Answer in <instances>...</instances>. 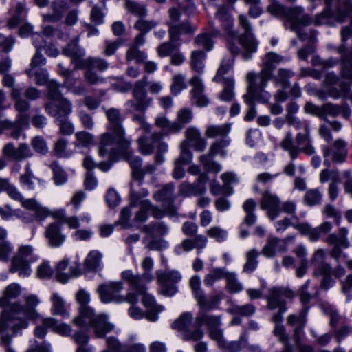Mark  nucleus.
I'll use <instances>...</instances> for the list:
<instances>
[{
	"mask_svg": "<svg viewBox=\"0 0 352 352\" xmlns=\"http://www.w3.org/2000/svg\"><path fill=\"white\" fill-rule=\"evenodd\" d=\"M216 17L221 21L222 25L226 32L228 48L233 55H237L240 49L237 45L239 42L244 52L242 53L243 58L245 60L252 58V54L256 52L257 50L258 42L252 32L250 23L245 15L241 14L239 16V23L243 30L241 36L238 35L236 31L232 30L234 20L228 13L226 6H219L216 12Z\"/></svg>",
	"mask_w": 352,
	"mask_h": 352,
	"instance_id": "f257e3e1",
	"label": "nucleus"
},
{
	"mask_svg": "<svg viewBox=\"0 0 352 352\" xmlns=\"http://www.w3.org/2000/svg\"><path fill=\"white\" fill-rule=\"evenodd\" d=\"M267 11L273 15H283L285 17V28L294 32L300 41L307 38L304 28L313 23V19L307 14H303L304 9L297 6L287 8L274 2L267 8Z\"/></svg>",
	"mask_w": 352,
	"mask_h": 352,
	"instance_id": "f03ea898",
	"label": "nucleus"
},
{
	"mask_svg": "<svg viewBox=\"0 0 352 352\" xmlns=\"http://www.w3.org/2000/svg\"><path fill=\"white\" fill-rule=\"evenodd\" d=\"M21 292V286L15 283L10 284L4 289L3 296L0 298V306L5 307L0 318V333L5 329L11 328L14 336L20 329H25L28 327V322L26 320L13 316V311L9 310L10 306L13 304L10 303V301L16 298Z\"/></svg>",
	"mask_w": 352,
	"mask_h": 352,
	"instance_id": "7ed1b4c3",
	"label": "nucleus"
},
{
	"mask_svg": "<svg viewBox=\"0 0 352 352\" xmlns=\"http://www.w3.org/2000/svg\"><path fill=\"white\" fill-rule=\"evenodd\" d=\"M129 156L126 157L119 147L116 140V135L108 131L102 133L100 138V143L98 146V153L100 156L104 157L109 155L111 158L119 155L124 160L128 162L131 169H133V177L138 179H142L143 174L139 168L140 166L141 158L134 155L133 151L131 148V146L128 149Z\"/></svg>",
	"mask_w": 352,
	"mask_h": 352,
	"instance_id": "20e7f679",
	"label": "nucleus"
},
{
	"mask_svg": "<svg viewBox=\"0 0 352 352\" xmlns=\"http://www.w3.org/2000/svg\"><path fill=\"white\" fill-rule=\"evenodd\" d=\"M294 144L291 132H287L280 143L281 148L287 151L292 160L296 159L302 152L307 155H312L315 149L312 145V140L310 136V128L309 124H305L304 133H298L295 138Z\"/></svg>",
	"mask_w": 352,
	"mask_h": 352,
	"instance_id": "39448f33",
	"label": "nucleus"
},
{
	"mask_svg": "<svg viewBox=\"0 0 352 352\" xmlns=\"http://www.w3.org/2000/svg\"><path fill=\"white\" fill-rule=\"evenodd\" d=\"M148 194V191L145 189L138 191L135 188L134 184L132 183L131 184V206L139 207V210L136 212L134 218V221L136 223H143L146 221L150 214L156 219H161L164 214L162 210L154 206L149 200L143 199L146 197Z\"/></svg>",
	"mask_w": 352,
	"mask_h": 352,
	"instance_id": "423d86ee",
	"label": "nucleus"
},
{
	"mask_svg": "<svg viewBox=\"0 0 352 352\" xmlns=\"http://www.w3.org/2000/svg\"><path fill=\"white\" fill-rule=\"evenodd\" d=\"M271 78L272 76H270L269 78H264L262 76V70L258 75L254 72H250L246 76L248 87L247 93L243 96L245 102L251 104L252 98H256L260 102H267L271 94L265 88Z\"/></svg>",
	"mask_w": 352,
	"mask_h": 352,
	"instance_id": "0eeeda50",
	"label": "nucleus"
},
{
	"mask_svg": "<svg viewBox=\"0 0 352 352\" xmlns=\"http://www.w3.org/2000/svg\"><path fill=\"white\" fill-rule=\"evenodd\" d=\"M108 120L107 130L116 135V140L120 148L126 157L129 156L128 149L131 141L126 137L125 131L122 124L123 118L120 111L116 108H110L105 111Z\"/></svg>",
	"mask_w": 352,
	"mask_h": 352,
	"instance_id": "6e6552de",
	"label": "nucleus"
},
{
	"mask_svg": "<svg viewBox=\"0 0 352 352\" xmlns=\"http://www.w3.org/2000/svg\"><path fill=\"white\" fill-rule=\"evenodd\" d=\"M351 12H352L351 0H343L336 11H333L330 6L325 8L321 13L315 16L313 23L315 25L333 26L337 23H343L346 15Z\"/></svg>",
	"mask_w": 352,
	"mask_h": 352,
	"instance_id": "1a4fd4ad",
	"label": "nucleus"
},
{
	"mask_svg": "<svg viewBox=\"0 0 352 352\" xmlns=\"http://www.w3.org/2000/svg\"><path fill=\"white\" fill-rule=\"evenodd\" d=\"M342 44L338 47L340 54L341 76L352 85V49H348L346 41L352 36V16L349 25L344 26L340 32Z\"/></svg>",
	"mask_w": 352,
	"mask_h": 352,
	"instance_id": "9d476101",
	"label": "nucleus"
},
{
	"mask_svg": "<svg viewBox=\"0 0 352 352\" xmlns=\"http://www.w3.org/2000/svg\"><path fill=\"white\" fill-rule=\"evenodd\" d=\"M85 315L79 324V327H91L98 338H104V336L113 330L114 326L108 320V316L104 314L95 315L93 309L87 308L82 311Z\"/></svg>",
	"mask_w": 352,
	"mask_h": 352,
	"instance_id": "9b49d317",
	"label": "nucleus"
},
{
	"mask_svg": "<svg viewBox=\"0 0 352 352\" xmlns=\"http://www.w3.org/2000/svg\"><path fill=\"white\" fill-rule=\"evenodd\" d=\"M294 296V292L287 288L276 287L270 289V294L267 298V308L272 310L278 309L272 318L275 324H281L283 321L282 314L286 311L285 300L292 299Z\"/></svg>",
	"mask_w": 352,
	"mask_h": 352,
	"instance_id": "f8f14e48",
	"label": "nucleus"
},
{
	"mask_svg": "<svg viewBox=\"0 0 352 352\" xmlns=\"http://www.w3.org/2000/svg\"><path fill=\"white\" fill-rule=\"evenodd\" d=\"M141 231L147 235L144 238L146 240L148 237L151 238L146 245L149 250H160L167 247V242L158 237L166 235L169 231L168 227L162 221H155L144 226Z\"/></svg>",
	"mask_w": 352,
	"mask_h": 352,
	"instance_id": "ddd939ff",
	"label": "nucleus"
},
{
	"mask_svg": "<svg viewBox=\"0 0 352 352\" xmlns=\"http://www.w3.org/2000/svg\"><path fill=\"white\" fill-rule=\"evenodd\" d=\"M34 248L30 245H21L17 249L16 254L11 260L10 272H18L22 277L28 276L31 274L30 262Z\"/></svg>",
	"mask_w": 352,
	"mask_h": 352,
	"instance_id": "4468645a",
	"label": "nucleus"
},
{
	"mask_svg": "<svg viewBox=\"0 0 352 352\" xmlns=\"http://www.w3.org/2000/svg\"><path fill=\"white\" fill-rule=\"evenodd\" d=\"M147 76H144L140 80H137L133 85V100H129L126 105L131 111L144 112L152 104L153 99L148 96L145 90Z\"/></svg>",
	"mask_w": 352,
	"mask_h": 352,
	"instance_id": "2eb2a0df",
	"label": "nucleus"
},
{
	"mask_svg": "<svg viewBox=\"0 0 352 352\" xmlns=\"http://www.w3.org/2000/svg\"><path fill=\"white\" fill-rule=\"evenodd\" d=\"M347 234L348 230L346 228H340L338 234H330L324 240L327 244L333 245L330 251V255L337 262L343 254L342 249L348 248L350 245Z\"/></svg>",
	"mask_w": 352,
	"mask_h": 352,
	"instance_id": "dca6fc26",
	"label": "nucleus"
},
{
	"mask_svg": "<svg viewBox=\"0 0 352 352\" xmlns=\"http://www.w3.org/2000/svg\"><path fill=\"white\" fill-rule=\"evenodd\" d=\"M122 289L123 283L121 281H116L100 285L98 287L97 292L102 302H115L120 303L123 302V299L118 293Z\"/></svg>",
	"mask_w": 352,
	"mask_h": 352,
	"instance_id": "f3484780",
	"label": "nucleus"
},
{
	"mask_svg": "<svg viewBox=\"0 0 352 352\" xmlns=\"http://www.w3.org/2000/svg\"><path fill=\"white\" fill-rule=\"evenodd\" d=\"M157 280L161 287V294L171 296L177 292L175 285L181 280V275L177 271L157 273Z\"/></svg>",
	"mask_w": 352,
	"mask_h": 352,
	"instance_id": "a211bd4d",
	"label": "nucleus"
},
{
	"mask_svg": "<svg viewBox=\"0 0 352 352\" xmlns=\"http://www.w3.org/2000/svg\"><path fill=\"white\" fill-rule=\"evenodd\" d=\"M280 206V199L276 194H273L270 190H264L261 192V208L267 211V216L271 220H274L279 216Z\"/></svg>",
	"mask_w": 352,
	"mask_h": 352,
	"instance_id": "6ab92c4d",
	"label": "nucleus"
},
{
	"mask_svg": "<svg viewBox=\"0 0 352 352\" xmlns=\"http://www.w3.org/2000/svg\"><path fill=\"white\" fill-rule=\"evenodd\" d=\"M45 109L46 112L56 120L65 118L72 111V104L69 100L63 97L57 100L46 103Z\"/></svg>",
	"mask_w": 352,
	"mask_h": 352,
	"instance_id": "aec40b11",
	"label": "nucleus"
},
{
	"mask_svg": "<svg viewBox=\"0 0 352 352\" xmlns=\"http://www.w3.org/2000/svg\"><path fill=\"white\" fill-rule=\"evenodd\" d=\"M79 37L76 36L71 40L65 47L63 48L62 53L71 58L72 63L74 65V69H82L85 59V50L78 45Z\"/></svg>",
	"mask_w": 352,
	"mask_h": 352,
	"instance_id": "412c9836",
	"label": "nucleus"
},
{
	"mask_svg": "<svg viewBox=\"0 0 352 352\" xmlns=\"http://www.w3.org/2000/svg\"><path fill=\"white\" fill-rule=\"evenodd\" d=\"M25 304L23 307L16 302L10 306L9 310L13 311V316L19 313H23L26 317L30 318H36L38 314L36 311V307L39 304L40 300L36 295H29L25 298Z\"/></svg>",
	"mask_w": 352,
	"mask_h": 352,
	"instance_id": "4be33fe9",
	"label": "nucleus"
},
{
	"mask_svg": "<svg viewBox=\"0 0 352 352\" xmlns=\"http://www.w3.org/2000/svg\"><path fill=\"white\" fill-rule=\"evenodd\" d=\"M346 143L342 140H336L331 146H327L323 148L324 157H331L336 163L343 162L347 155L346 148Z\"/></svg>",
	"mask_w": 352,
	"mask_h": 352,
	"instance_id": "5701e85b",
	"label": "nucleus"
},
{
	"mask_svg": "<svg viewBox=\"0 0 352 352\" xmlns=\"http://www.w3.org/2000/svg\"><path fill=\"white\" fill-rule=\"evenodd\" d=\"M45 236L47 244L52 248L61 246L66 239V236L62 232L61 226L56 222L50 223L46 227Z\"/></svg>",
	"mask_w": 352,
	"mask_h": 352,
	"instance_id": "b1692460",
	"label": "nucleus"
},
{
	"mask_svg": "<svg viewBox=\"0 0 352 352\" xmlns=\"http://www.w3.org/2000/svg\"><path fill=\"white\" fill-rule=\"evenodd\" d=\"M206 175L201 174L199 175L197 182H195L194 184L183 182L179 186L180 194L184 196L188 197L204 193L206 190L204 183L206 182Z\"/></svg>",
	"mask_w": 352,
	"mask_h": 352,
	"instance_id": "393cba45",
	"label": "nucleus"
},
{
	"mask_svg": "<svg viewBox=\"0 0 352 352\" xmlns=\"http://www.w3.org/2000/svg\"><path fill=\"white\" fill-rule=\"evenodd\" d=\"M190 85L192 87L191 93L194 102L198 107L206 106L208 100L204 94V86L201 79L197 76H193L190 80Z\"/></svg>",
	"mask_w": 352,
	"mask_h": 352,
	"instance_id": "a878e982",
	"label": "nucleus"
},
{
	"mask_svg": "<svg viewBox=\"0 0 352 352\" xmlns=\"http://www.w3.org/2000/svg\"><path fill=\"white\" fill-rule=\"evenodd\" d=\"M287 251L286 239H280L276 237H270L265 245L263 248L262 254L268 258L273 257L277 252Z\"/></svg>",
	"mask_w": 352,
	"mask_h": 352,
	"instance_id": "bb28decb",
	"label": "nucleus"
},
{
	"mask_svg": "<svg viewBox=\"0 0 352 352\" xmlns=\"http://www.w3.org/2000/svg\"><path fill=\"white\" fill-rule=\"evenodd\" d=\"M140 294L142 296L143 305L148 309L146 318L149 321H156L158 319L157 313H160L163 310L162 306L157 305L153 296L147 294L146 292V289L144 290V294Z\"/></svg>",
	"mask_w": 352,
	"mask_h": 352,
	"instance_id": "cd10ccee",
	"label": "nucleus"
},
{
	"mask_svg": "<svg viewBox=\"0 0 352 352\" xmlns=\"http://www.w3.org/2000/svg\"><path fill=\"white\" fill-rule=\"evenodd\" d=\"M122 280L126 282L131 289L136 292L138 294H144L146 287L142 283V276L134 274L131 270H127L123 271L121 274Z\"/></svg>",
	"mask_w": 352,
	"mask_h": 352,
	"instance_id": "c85d7f7f",
	"label": "nucleus"
},
{
	"mask_svg": "<svg viewBox=\"0 0 352 352\" xmlns=\"http://www.w3.org/2000/svg\"><path fill=\"white\" fill-rule=\"evenodd\" d=\"M122 280L126 282L131 289L136 292L138 294H144L146 287L142 283V276L134 274L131 270H127L123 271L121 274Z\"/></svg>",
	"mask_w": 352,
	"mask_h": 352,
	"instance_id": "c756f323",
	"label": "nucleus"
},
{
	"mask_svg": "<svg viewBox=\"0 0 352 352\" xmlns=\"http://www.w3.org/2000/svg\"><path fill=\"white\" fill-rule=\"evenodd\" d=\"M187 142L197 151L202 152L206 146V141L201 136L200 131L195 127H189L185 131Z\"/></svg>",
	"mask_w": 352,
	"mask_h": 352,
	"instance_id": "7c9ffc66",
	"label": "nucleus"
},
{
	"mask_svg": "<svg viewBox=\"0 0 352 352\" xmlns=\"http://www.w3.org/2000/svg\"><path fill=\"white\" fill-rule=\"evenodd\" d=\"M169 27V38L172 42L179 41V36L182 34H193L197 28L192 25L189 22H184L179 25H173L171 23H168Z\"/></svg>",
	"mask_w": 352,
	"mask_h": 352,
	"instance_id": "2f4dec72",
	"label": "nucleus"
},
{
	"mask_svg": "<svg viewBox=\"0 0 352 352\" xmlns=\"http://www.w3.org/2000/svg\"><path fill=\"white\" fill-rule=\"evenodd\" d=\"M22 206L35 212V217L39 221L44 220L50 214L48 208L42 206L36 199H28L21 201Z\"/></svg>",
	"mask_w": 352,
	"mask_h": 352,
	"instance_id": "473e14b6",
	"label": "nucleus"
},
{
	"mask_svg": "<svg viewBox=\"0 0 352 352\" xmlns=\"http://www.w3.org/2000/svg\"><path fill=\"white\" fill-rule=\"evenodd\" d=\"M283 58L278 54L270 52L265 54L262 67V76L264 78H269L270 76H272V72L274 69V65L282 61Z\"/></svg>",
	"mask_w": 352,
	"mask_h": 352,
	"instance_id": "72a5a7b5",
	"label": "nucleus"
},
{
	"mask_svg": "<svg viewBox=\"0 0 352 352\" xmlns=\"http://www.w3.org/2000/svg\"><path fill=\"white\" fill-rule=\"evenodd\" d=\"M173 192L174 185L173 184H167L163 186L162 189L155 194L154 198L157 201H162L163 206L167 208L174 201L175 196Z\"/></svg>",
	"mask_w": 352,
	"mask_h": 352,
	"instance_id": "f704fd0d",
	"label": "nucleus"
},
{
	"mask_svg": "<svg viewBox=\"0 0 352 352\" xmlns=\"http://www.w3.org/2000/svg\"><path fill=\"white\" fill-rule=\"evenodd\" d=\"M308 307H303L300 314L298 316L296 314H291L287 318V323L291 326L297 325L294 329L295 335L298 337L300 333L302 332L305 323H306V316L308 311Z\"/></svg>",
	"mask_w": 352,
	"mask_h": 352,
	"instance_id": "c9c22d12",
	"label": "nucleus"
},
{
	"mask_svg": "<svg viewBox=\"0 0 352 352\" xmlns=\"http://www.w3.org/2000/svg\"><path fill=\"white\" fill-rule=\"evenodd\" d=\"M155 125L161 129L164 135H170L180 131V126L177 124H175V121L170 122L164 116H160L155 118Z\"/></svg>",
	"mask_w": 352,
	"mask_h": 352,
	"instance_id": "e433bc0d",
	"label": "nucleus"
},
{
	"mask_svg": "<svg viewBox=\"0 0 352 352\" xmlns=\"http://www.w3.org/2000/svg\"><path fill=\"white\" fill-rule=\"evenodd\" d=\"M43 324L51 329L54 332L63 336H68L72 333V328L67 324H58L57 320L53 318L43 319Z\"/></svg>",
	"mask_w": 352,
	"mask_h": 352,
	"instance_id": "4c0bfd02",
	"label": "nucleus"
},
{
	"mask_svg": "<svg viewBox=\"0 0 352 352\" xmlns=\"http://www.w3.org/2000/svg\"><path fill=\"white\" fill-rule=\"evenodd\" d=\"M206 58V54L199 50L191 52L189 63L191 68L198 74H201L204 69V60Z\"/></svg>",
	"mask_w": 352,
	"mask_h": 352,
	"instance_id": "58836bf2",
	"label": "nucleus"
},
{
	"mask_svg": "<svg viewBox=\"0 0 352 352\" xmlns=\"http://www.w3.org/2000/svg\"><path fill=\"white\" fill-rule=\"evenodd\" d=\"M76 298L80 305L79 315L74 319L73 322L74 324H79L80 322V320L85 317V315L82 314V311L87 308H92L88 305L90 298L89 294L85 289H80L76 295Z\"/></svg>",
	"mask_w": 352,
	"mask_h": 352,
	"instance_id": "ea45409f",
	"label": "nucleus"
},
{
	"mask_svg": "<svg viewBox=\"0 0 352 352\" xmlns=\"http://www.w3.org/2000/svg\"><path fill=\"white\" fill-rule=\"evenodd\" d=\"M197 321L198 324L201 326L205 324L208 331L217 327H220L221 325V318L219 316L210 315L204 311H199L198 313Z\"/></svg>",
	"mask_w": 352,
	"mask_h": 352,
	"instance_id": "a19ab883",
	"label": "nucleus"
},
{
	"mask_svg": "<svg viewBox=\"0 0 352 352\" xmlns=\"http://www.w3.org/2000/svg\"><path fill=\"white\" fill-rule=\"evenodd\" d=\"M204 331L201 329V326L198 324L197 319L191 327L186 329L182 333V336L184 340L186 341H198L201 340L204 336Z\"/></svg>",
	"mask_w": 352,
	"mask_h": 352,
	"instance_id": "79ce46f5",
	"label": "nucleus"
},
{
	"mask_svg": "<svg viewBox=\"0 0 352 352\" xmlns=\"http://www.w3.org/2000/svg\"><path fill=\"white\" fill-rule=\"evenodd\" d=\"M230 131V124H224L222 125H210L207 127L206 131V135L209 138H215L221 137L222 138H227V135Z\"/></svg>",
	"mask_w": 352,
	"mask_h": 352,
	"instance_id": "37998d69",
	"label": "nucleus"
},
{
	"mask_svg": "<svg viewBox=\"0 0 352 352\" xmlns=\"http://www.w3.org/2000/svg\"><path fill=\"white\" fill-rule=\"evenodd\" d=\"M109 67L108 62L101 58L89 57L85 59L82 68L96 69L100 72H104Z\"/></svg>",
	"mask_w": 352,
	"mask_h": 352,
	"instance_id": "c03bdc74",
	"label": "nucleus"
},
{
	"mask_svg": "<svg viewBox=\"0 0 352 352\" xmlns=\"http://www.w3.org/2000/svg\"><path fill=\"white\" fill-rule=\"evenodd\" d=\"M225 279L226 280V289L230 293H238L243 289V285L238 280L235 272H226Z\"/></svg>",
	"mask_w": 352,
	"mask_h": 352,
	"instance_id": "a18cd8bd",
	"label": "nucleus"
},
{
	"mask_svg": "<svg viewBox=\"0 0 352 352\" xmlns=\"http://www.w3.org/2000/svg\"><path fill=\"white\" fill-rule=\"evenodd\" d=\"M192 319L193 317L191 313H184L172 324V327L182 333L194 324L192 323Z\"/></svg>",
	"mask_w": 352,
	"mask_h": 352,
	"instance_id": "49530a36",
	"label": "nucleus"
},
{
	"mask_svg": "<svg viewBox=\"0 0 352 352\" xmlns=\"http://www.w3.org/2000/svg\"><path fill=\"white\" fill-rule=\"evenodd\" d=\"M227 271L225 268L214 267L205 276L204 283L207 286H212L214 283L222 278H225Z\"/></svg>",
	"mask_w": 352,
	"mask_h": 352,
	"instance_id": "de8ad7c7",
	"label": "nucleus"
},
{
	"mask_svg": "<svg viewBox=\"0 0 352 352\" xmlns=\"http://www.w3.org/2000/svg\"><path fill=\"white\" fill-rule=\"evenodd\" d=\"M214 34V32L212 34H208L207 32L201 33L195 38L194 43L197 46L201 47L207 51H210L214 46V42L212 41Z\"/></svg>",
	"mask_w": 352,
	"mask_h": 352,
	"instance_id": "09e8293b",
	"label": "nucleus"
},
{
	"mask_svg": "<svg viewBox=\"0 0 352 352\" xmlns=\"http://www.w3.org/2000/svg\"><path fill=\"white\" fill-rule=\"evenodd\" d=\"M51 300L52 302V312L53 314L68 316V313L65 307V301L58 294H52Z\"/></svg>",
	"mask_w": 352,
	"mask_h": 352,
	"instance_id": "8fccbe9b",
	"label": "nucleus"
},
{
	"mask_svg": "<svg viewBox=\"0 0 352 352\" xmlns=\"http://www.w3.org/2000/svg\"><path fill=\"white\" fill-rule=\"evenodd\" d=\"M230 144V140L228 138H222L219 141L212 143L209 148V153L211 156L220 155L223 157L226 156L225 148Z\"/></svg>",
	"mask_w": 352,
	"mask_h": 352,
	"instance_id": "3c124183",
	"label": "nucleus"
},
{
	"mask_svg": "<svg viewBox=\"0 0 352 352\" xmlns=\"http://www.w3.org/2000/svg\"><path fill=\"white\" fill-rule=\"evenodd\" d=\"M125 58L127 63L135 60L136 63L140 64L145 60L146 55L144 52L140 50L135 46H130L126 52Z\"/></svg>",
	"mask_w": 352,
	"mask_h": 352,
	"instance_id": "603ef678",
	"label": "nucleus"
},
{
	"mask_svg": "<svg viewBox=\"0 0 352 352\" xmlns=\"http://www.w3.org/2000/svg\"><path fill=\"white\" fill-rule=\"evenodd\" d=\"M332 229V224L329 221H325L319 226L312 228L310 233V241H316L319 240L322 235L328 234Z\"/></svg>",
	"mask_w": 352,
	"mask_h": 352,
	"instance_id": "864d4df0",
	"label": "nucleus"
},
{
	"mask_svg": "<svg viewBox=\"0 0 352 352\" xmlns=\"http://www.w3.org/2000/svg\"><path fill=\"white\" fill-rule=\"evenodd\" d=\"M258 256V253L254 249H252L246 253V262L243 265L244 272L251 273L255 270L258 265V261L256 260Z\"/></svg>",
	"mask_w": 352,
	"mask_h": 352,
	"instance_id": "5fc2aeb1",
	"label": "nucleus"
},
{
	"mask_svg": "<svg viewBox=\"0 0 352 352\" xmlns=\"http://www.w3.org/2000/svg\"><path fill=\"white\" fill-rule=\"evenodd\" d=\"M102 258V254L98 250L91 251L85 260V266L90 270H96L100 267Z\"/></svg>",
	"mask_w": 352,
	"mask_h": 352,
	"instance_id": "6e6d98bb",
	"label": "nucleus"
},
{
	"mask_svg": "<svg viewBox=\"0 0 352 352\" xmlns=\"http://www.w3.org/2000/svg\"><path fill=\"white\" fill-rule=\"evenodd\" d=\"M210 153L201 155L199 162L203 165L204 169L207 172L219 173L221 170V165L212 160V157Z\"/></svg>",
	"mask_w": 352,
	"mask_h": 352,
	"instance_id": "4d7b16f0",
	"label": "nucleus"
},
{
	"mask_svg": "<svg viewBox=\"0 0 352 352\" xmlns=\"http://www.w3.org/2000/svg\"><path fill=\"white\" fill-rule=\"evenodd\" d=\"M221 178L223 182V194L225 195H232L233 193V189L230 185L238 182L237 177L233 173L228 172L222 174Z\"/></svg>",
	"mask_w": 352,
	"mask_h": 352,
	"instance_id": "13d9d810",
	"label": "nucleus"
},
{
	"mask_svg": "<svg viewBox=\"0 0 352 352\" xmlns=\"http://www.w3.org/2000/svg\"><path fill=\"white\" fill-rule=\"evenodd\" d=\"M198 305L201 309V311H209L215 308L216 305L218 303L219 298L217 296H213L209 298H206L204 294L201 295L196 298Z\"/></svg>",
	"mask_w": 352,
	"mask_h": 352,
	"instance_id": "bf43d9fd",
	"label": "nucleus"
},
{
	"mask_svg": "<svg viewBox=\"0 0 352 352\" xmlns=\"http://www.w3.org/2000/svg\"><path fill=\"white\" fill-rule=\"evenodd\" d=\"M125 7L128 12L136 16L144 17L147 14V10L146 7L137 2L128 0L125 3Z\"/></svg>",
	"mask_w": 352,
	"mask_h": 352,
	"instance_id": "052dcab7",
	"label": "nucleus"
},
{
	"mask_svg": "<svg viewBox=\"0 0 352 352\" xmlns=\"http://www.w3.org/2000/svg\"><path fill=\"white\" fill-rule=\"evenodd\" d=\"M322 195L318 189L307 190L304 196V202L309 206L320 204Z\"/></svg>",
	"mask_w": 352,
	"mask_h": 352,
	"instance_id": "680f3d73",
	"label": "nucleus"
},
{
	"mask_svg": "<svg viewBox=\"0 0 352 352\" xmlns=\"http://www.w3.org/2000/svg\"><path fill=\"white\" fill-rule=\"evenodd\" d=\"M223 90L220 95L221 100L223 101H230L234 97V80L231 78H226L223 79Z\"/></svg>",
	"mask_w": 352,
	"mask_h": 352,
	"instance_id": "e2e57ef3",
	"label": "nucleus"
},
{
	"mask_svg": "<svg viewBox=\"0 0 352 352\" xmlns=\"http://www.w3.org/2000/svg\"><path fill=\"white\" fill-rule=\"evenodd\" d=\"M76 146L89 147L94 144V136L86 131L77 132L75 134Z\"/></svg>",
	"mask_w": 352,
	"mask_h": 352,
	"instance_id": "0e129e2a",
	"label": "nucleus"
},
{
	"mask_svg": "<svg viewBox=\"0 0 352 352\" xmlns=\"http://www.w3.org/2000/svg\"><path fill=\"white\" fill-rule=\"evenodd\" d=\"M72 338L74 340V342L78 345L77 349L82 348L84 350L87 351V352H93L92 347L86 346L89 339L87 333L83 331H78L72 336Z\"/></svg>",
	"mask_w": 352,
	"mask_h": 352,
	"instance_id": "69168bd1",
	"label": "nucleus"
},
{
	"mask_svg": "<svg viewBox=\"0 0 352 352\" xmlns=\"http://www.w3.org/2000/svg\"><path fill=\"white\" fill-rule=\"evenodd\" d=\"M294 76V73L287 69H279L275 81L278 82L281 87L287 89L289 85V79Z\"/></svg>",
	"mask_w": 352,
	"mask_h": 352,
	"instance_id": "338daca9",
	"label": "nucleus"
},
{
	"mask_svg": "<svg viewBox=\"0 0 352 352\" xmlns=\"http://www.w3.org/2000/svg\"><path fill=\"white\" fill-rule=\"evenodd\" d=\"M192 119V111L187 108L180 109L177 114V120L175 121L180 126V131L184 128V126L191 122Z\"/></svg>",
	"mask_w": 352,
	"mask_h": 352,
	"instance_id": "774afa93",
	"label": "nucleus"
}]
</instances>
